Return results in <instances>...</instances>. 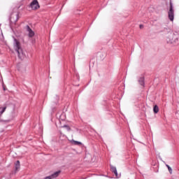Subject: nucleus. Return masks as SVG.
<instances>
[{
    "mask_svg": "<svg viewBox=\"0 0 179 179\" xmlns=\"http://www.w3.org/2000/svg\"><path fill=\"white\" fill-rule=\"evenodd\" d=\"M19 169H20V162L17 161L15 162V170H16V171H17V170H19Z\"/></svg>",
    "mask_w": 179,
    "mask_h": 179,
    "instance_id": "7",
    "label": "nucleus"
},
{
    "mask_svg": "<svg viewBox=\"0 0 179 179\" xmlns=\"http://www.w3.org/2000/svg\"><path fill=\"white\" fill-rule=\"evenodd\" d=\"M140 29H143V25H140Z\"/></svg>",
    "mask_w": 179,
    "mask_h": 179,
    "instance_id": "15",
    "label": "nucleus"
},
{
    "mask_svg": "<svg viewBox=\"0 0 179 179\" xmlns=\"http://www.w3.org/2000/svg\"><path fill=\"white\" fill-rule=\"evenodd\" d=\"M13 16H15V14H13V15H11V17H13Z\"/></svg>",
    "mask_w": 179,
    "mask_h": 179,
    "instance_id": "16",
    "label": "nucleus"
},
{
    "mask_svg": "<svg viewBox=\"0 0 179 179\" xmlns=\"http://www.w3.org/2000/svg\"><path fill=\"white\" fill-rule=\"evenodd\" d=\"M72 143H73L74 145H82L81 142L76 141H74V140L72 141Z\"/></svg>",
    "mask_w": 179,
    "mask_h": 179,
    "instance_id": "11",
    "label": "nucleus"
},
{
    "mask_svg": "<svg viewBox=\"0 0 179 179\" xmlns=\"http://www.w3.org/2000/svg\"><path fill=\"white\" fill-rule=\"evenodd\" d=\"M153 111H154L155 114H157V113H159V106H157V105H155L154 106Z\"/></svg>",
    "mask_w": 179,
    "mask_h": 179,
    "instance_id": "9",
    "label": "nucleus"
},
{
    "mask_svg": "<svg viewBox=\"0 0 179 179\" xmlns=\"http://www.w3.org/2000/svg\"><path fill=\"white\" fill-rule=\"evenodd\" d=\"M168 170H169L170 174L173 173V169H171V167H169Z\"/></svg>",
    "mask_w": 179,
    "mask_h": 179,
    "instance_id": "12",
    "label": "nucleus"
},
{
    "mask_svg": "<svg viewBox=\"0 0 179 179\" xmlns=\"http://www.w3.org/2000/svg\"><path fill=\"white\" fill-rule=\"evenodd\" d=\"M138 83H140V85L143 87V86H145V78L143 77L140 78L138 80Z\"/></svg>",
    "mask_w": 179,
    "mask_h": 179,
    "instance_id": "6",
    "label": "nucleus"
},
{
    "mask_svg": "<svg viewBox=\"0 0 179 179\" xmlns=\"http://www.w3.org/2000/svg\"><path fill=\"white\" fill-rule=\"evenodd\" d=\"M14 50L17 52L18 57L21 58V57L23 55V50L20 45V42H19V41L17 39L14 40Z\"/></svg>",
    "mask_w": 179,
    "mask_h": 179,
    "instance_id": "1",
    "label": "nucleus"
},
{
    "mask_svg": "<svg viewBox=\"0 0 179 179\" xmlns=\"http://www.w3.org/2000/svg\"><path fill=\"white\" fill-rule=\"evenodd\" d=\"M169 20L173 22L174 20V9L173 8V3L170 2L169 11L168 12Z\"/></svg>",
    "mask_w": 179,
    "mask_h": 179,
    "instance_id": "2",
    "label": "nucleus"
},
{
    "mask_svg": "<svg viewBox=\"0 0 179 179\" xmlns=\"http://www.w3.org/2000/svg\"><path fill=\"white\" fill-rule=\"evenodd\" d=\"M111 170H112L113 173H114V174H115V176L117 177V176H118V173H117V168L112 166Z\"/></svg>",
    "mask_w": 179,
    "mask_h": 179,
    "instance_id": "10",
    "label": "nucleus"
},
{
    "mask_svg": "<svg viewBox=\"0 0 179 179\" xmlns=\"http://www.w3.org/2000/svg\"><path fill=\"white\" fill-rule=\"evenodd\" d=\"M30 7L33 10H37V9L40 8V5L38 4V1L37 0H34L30 3Z\"/></svg>",
    "mask_w": 179,
    "mask_h": 179,
    "instance_id": "3",
    "label": "nucleus"
},
{
    "mask_svg": "<svg viewBox=\"0 0 179 179\" xmlns=\"http://www.w3.org/2000/svg\"><path fill=\"white\" fill-rule=\"evenodd\" d=\"M15 16L17 17L15 21H17V20L19 19L17 17L19 16V14H15Z\"/></svg>",
    "mask_w": 179,
    "mask_h": 179,
    "instance_id": "13",
    "label": "nucleus"
},
{
    "mask_svg": "<svg viewBox=\"0 0 179 179\" xmlns=\"http://www.w3.org/2000/svg\"><path fill=\"white\" fill-rule=\"evenodd\" d=\"M60 173H61V171H58L55 172L54 173H52L51 176L45 177L44 179L57 178V177H58V176H59Z\"/></svg>",
    "mask_w": 179,
    "mask_h": 179,
    "instance_id": "4",
    "label": "nucleus"
},
{
    "mask_svg": "<svg viewBox=\"0 0 179 179\" xmlns=\"http://www.w3.org/2000/svg\"><path fill=\"white\" fill-rule=\"evenodd\" d=\"M166 167L169 169V167H170V166H169V165L166 164Z\"/></svg>",
    "mask_w": 179,
    "mask_h": 179,
    "instance_id": "17",
    "label": "nucleus"
},
{
    "mask_svg": "<svg viewBox=\"0 0 179 179\" xmlns=\"http://www.w3.org/2000/svg\"><path fill=\"white\" fill-rule=\"evenodd\" d=\"M27 31H28V36L29 37H33L34 36V31L30 29V27L27 26Z\"/></svg>",
    "mask_w": 179,
    "mask_h": 179,
    "instance_id": "5",
    "label": "nucleus"
},
{
    "mask_svg": "<svg viewBox=\"0 0 179 179\" xmlns=\"http://www.w3.org/2000/svg\"><path fill=\"white\" fill-rule=\"evenodd\" d=\"M66 128H67V129H69H69H71V128H69V127H68V126H64Z\"/></svg>",
    "mask_w": 179,
    "mask_h": 179,
    "instance_id": "14",
    "label": "nucleus"
},
{
    "mask_svg": "<svg viewBox=\"0 0 179 179\" xmlns=\"http://www.w3.org/2000/svg\"><path fill=\"white\" fill-rule=\"evenodd\" d=\"M6 110V106L3 108H0V117L3 114V113H5Z\"/></svg>",
    "mask_w": 179,
    "mask_h": 179,
    "instance_id": "8",
    "label": "nucleus"
}]
</instances>
